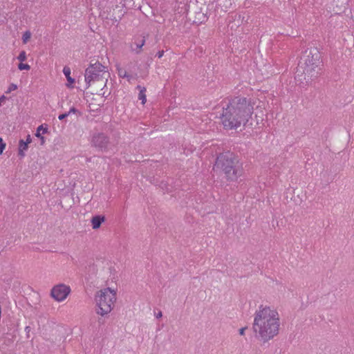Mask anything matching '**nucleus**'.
<instances>
[{
  "mask_svg": "<svg viewBox=\"0 0 354 354\" xmlns=\"http://www.w3.org/2000/svg\"><path fill=\"white\" fill-rule=\"evenodd\" d=\"M25 330L27 332V333H29L30 330V326H26V328H25Z\"/></svg>",
  "mask_w": 354,
  "mask_h": 354,
  "instance_id": "nucleus-32",
  "label": "nucleus"
},
{
  "mask_svg": "<svg viewBox=\"0 0 354 354\" xmlns=\"http://www.w3.org/2000/svg\"><path fill=\"white\" fill-rule=\"evenodd\" d=\"M124 6H130L131 3L133 1V0H124Z\"/></svg>",
  "mask_w": 354,
  "mask_h": 354,
  "instance_id": "nucleus-26",
  "label": "nucleus"
},
{
  "mask_svg": "<svg viewBox=\"0 0 354 354\" xmlns=\"http://www.w3.org/2000/svg\"><path fill=\"white\" fill-rule=\"evenodd\" d=\"M108 77H109V73L104 75L99 80H97L96 82H95L93 84H92V85L95 88L96 92L98 88H100L101 90H102L104 88V86L106 84L107 80H108Z\"/></svg>",
  "mask_w": 354,
  "mask_h": 354,
  "instance_id": "nucleus-12",
  "label": "nucleus"
},
{
  "mask_svg": "<svg viewBox=\"0 0 354 354\" xmlns=\"http://www.w3.org/2000/svg\"><path fill=\"white\" fill-rule=\"evenodd\" d=\"M80 113V111L74 106L71 107L69 110V111L67 112V113H68V115L71 113Z\"/></svg>",
  "mask_w": 354,
  "mask_h": 354,
  "instance_id": "nucleus-24",
  "label": "nucleus"
},
{
  "mask_svg": "<svg viewBox=\"0 0 354 354\" xmlns=\"http://www.w3.org/2000/svg\"><path fill=\"white\" fill-rule=\"evenodd\" d=\"M63 73L65 75L67 81L70 84H72L75 82V79L71 77V69L68 66H64L63 69Z\"/></svg>",
  "mask_w": 354,
  "mask_h": 354,
  "instance_id": "nucleus-16",
  "label": "nucleus"
},
{
  "mask_svg": "<svg viewBox=\"0 0 354 354\" xmlns=\"http://www.w3.org/2000/svg\"><path fill=\"white\" fill-rule=\"evenodd\" d=\"M17 88V85H16V84H11L9 86V87H8V90H7V91H6V93H10L11 91L16 90Z\"/></svg>",
  "mask_w": 354,
  "mask_h": 354,
  "instance_id": "nucleus-22",
  "label": "nucleus"
},
{
  "mask_svg": "<svg viewBox=\"0 0 354 354\" xmlns=\"http://www.w3.org/2000/svg\"><path fill=\"white\" fill-rule=\"evenodd\" d=\"M5 147H6V144L4 143L3 139L1 138H0V155L2 154Z\"/></svg>",
  "mask_w": 354,
  "mask_h": 354,
  "instance_id": "nucleus-23",
  "label": "nucleus"
},
{
  "mask_svg": "<svg viewBox=\"0 0 354 354\" xmlns=\"http://www.w3.org/2000/svg\"><path fill=\"white\" fill-rule=\"evenodd\" d=\"M344 1H345L344 3V4H345L347 1L346 0H344Z\"/></svg>",
  "mask_w": 354,
  "mask_h": 354,
  "instance_id": "nucleus-34",
  "label": "nucleus"
},
{
  "mask_svg": "<svg viewBox=\"0 0 354 354\" xmlns=\"http://www.w3.org/2000/svg\"><path fill=\"white\" fill-rule=\"evenodd\" d=\"M280 320L277 310L261 305L254 314L252 330L255 337L263 343L279 334Z\"/></svg>",
  "mask_w": 354,
  "mask_h": 354,
  "instance_id": "nucleus-2",
  "label": "nucleus"
},
{
  "mask_svg": "<svg viewBox=\"0 0 354 354\" xmlns=\"http://www.w3.org/2000/svg\"><path fill=\"white\" fill-rule=\"evenodd\" d=\"M322 66V55L319 48L310 46L302 53L300 57L296 75L297 77L304 75V80L308 83L321 74Z\"/></svg>",
  "mask_w": 354,
  "mask_h": 354,
  "instance_id": "nucleus-3",
  "label": "nucleus"
},
{
  "mask_svg": "<svg viewBox=\"0 0 354 354\" xmlns=\"http://www.w3.org/2000/svg\"><path fill=\"white\" fill-rule=\"evenodd\" d=\"M164 55V50H159L157 54H156V56L158 57V58H161Z\"/></svg>",
  "mask_w": 354,
  "mask_h": 354,
  "instance_id": "nucleus-27",
  "label": "nucleus"
},
{
  "mask_svg": "<svg viewBox=\"0 0 354 354\" xmlns=\"http://www.w3.org/2000/svg\"><path fill=\"white\" fill-rule=\"evenodd\" d=\"M32 142V139H31V137L30 135H28L27 136V138H26V142H27V144L28 145L29 143H30Z\"/></svg>",
  "mask_w": 354,
  "mask_h": 354,
  "instance_id": "nucleus-30",
  "label": "nucleus"
},
{
  "mask_svg": "<svg viewBox=\"0 0 354 354\" xmlns=\"http://www.w3.org/2000/svg\"><path fill=\"white\" fill-rule=\"evenodd\" d=\"M18 68L20 71L23 70H29L30 68V66L28 64H24L22 62L19 63L18 65Z\"/></svg>",
  "mask_w": 354,
  "mask_h": 354,
  "instance_id": "nucleus-19",
  "label": "nucleus"
},
{
  "mask_svg": "<svg viewBox=\"0 0 354 354\" xmlns=\"http://www.w3.org/2000/svg\"><path fill=\"white\" fill-rule=\"evenodd\" d=\"M117 70H118V75L120 77H122V78L127 77L129 80L131 77V75H129L124 69L118 67Z\"/></svg>",
  "mask_w": 354,
  "mask_h": 354,
  "instance_id": "nucleus-17",
  "label": "nucleus"
},
{
  "mask_svg": "<svg viewBox=\"0 0 354 354\" xmlns=\"http://www.w3.org/2000/svg\"><path fill=\"white\" fill-rule=\"evenodd\" d=\"M248 328L247 327H243V328H241L239 329V334L241 335H243L244 333H245V330L247 329Z\"/></svg>",
  "mask_w": 354,
  "mask_h": 354,
  "instance_id": "nucleus-28",
  "label": "nucleus"
},
{
  "mask_svg": "<svg viewBox=\"0 0 354 354\" xmlns=\"http://www.w3.org/2000/svg\"><path fill=\"white\" fill-rule=\"evenodd\" d=\"M28 149V144L24 140H20L19 142V152L18 155L23 158L25 156L24 150H26Z\"/></svg>",
  "mask_w": 354,
  "mask_h": 354,
  "instance_id": "nucleus-14",
  "label": "nucleus"
},
{
  "mask_svg": "<svg viewBox=\"0 0 354 354\" xmlns=\"http://www.w3.org/2000/svg\"><path fill=\"white\" fill-rule=\"evenodd\" d=\"M214 167L221 170L227 180L236 181L243 174L242 164L238 157L230 151L219 153L217 156Z\"/></svg>",
  "mask_w": 354,
  "mask_h": 354,
  "instance_id": "nucleus-4",
  "label": "nucleus"
},
{
  "mask_svg": "<svg viewBox=\"0 0 354 354\" xmlns=\"http://www.w3.org/2000/svg\"><path fill=\"white\" fill-rule=\"evenodd\" d=\"M145 43V37H143L139 42H135V45L136 46V53L138 54L140 53V49L144 46Z\"/></svg>",
  "mask_w": 354,
  "mask_h": 354,
  "instance_id": "nucleus-18",
  "label": "nucleus"
},
{
  "mask_svg": "<svg viewBox=\"0 0 354 354\" xmlns=\"http://www.w3.org/2000/svg\"><path fill=\"white\" fill-rule=\"evenodd\" d=\"M6 99L7 97L3 95L0 97V106H1V103L5 102Z\"/></svg>",
  "mask_w": 354,
  "mask_h": 354,
  "instance_id": "nucleus-29",
  "label": "nucleus"
},
{
  "mask_svg": "<svg viewBox=\"0 0 354 354\" xmlns=\"http://www.w3.org/2000/svg\"><path fill=\"white\" fill-rule=\"evenodd\" d=\"M342 7H343V8H344L345 6H342H342H339V10H342Z\"/></svg>",
  "mask_w": 354,
  "mask_h": 354,
  "instance_id": "nucleus-33",
  "label": "nucleus"
},
{
  "mask_svg": "<svg viewBox=\"0 0 354 354\" xmlns=\"http://www.w3.org/2000/svg\"><path fill=\"white\" fill-rule=\"evenodd\" d=\"M17 59L21 62H24L26 59V53L24 50H22L20 52L19 56L17 57Z\"/></svg>",
  "mask_w": 354,
  "mask_h": 354,
  "instance_id": "nucleus-20",
  "label": "nucleus"
},
{
  "mask_svg": "<svg viewBox=\"0 0 354 354\" xmlns=\"http://www.w3.org/2000/svg\"><path fill=\"white\" fill-rule=\"evenodd\" d=\"M95 300L98 309L96 313L102 316L109 314L116 300V294L110 288L97 292Z\"/></svg>",
  "mask_w": 354,
  "mask_h": 354,
  "instance_id": "nucleus-5",
  "label": "nucleus"
},
{
  "mask_svg": "<svg viewBox=\"0 0 354 354\" xmlns=\"http://www.w3.org/2000/svg\"><path fill=\"white\" fill-rule=\"evenodd\" d=\"M30 37V32L29 31H26L24 35H23V37H22V39H23V41L24 43H26L27 41V40Z\"/></svg>",
  "mask_w": 354,
  "mask_h": 354,
  "instance_id": "nucleus-21",
  "label": "nucleus"
},
{
  "mask_svg": "<svg viewBox=\"0 0 354 354\" xmlns=\"http://www.w3.org/2000/svg\"><path fill=\"white\" fill-rule=\"evenodd\" d=\"M255 100L243 96H236L229 100L223 107L221 115L223 128L227 130L236 129L241 125L245 126L251 118Z\"/></svg>",
  "mask_w": 354,
  "mask_h": 354,
  "instance_id": "nucleus-1",
  "label": "nucleus"
},
{
  "mask_svg": "<svg viewBox=\"0 0 354 354\" xmlns=\"http://www.w3.org/2000/svg\"><path fill=\"white\" fill-rule=\"evenodd\" d=\"M137 88L139 89V91H140L138 98H139V100H142V104H145L146 102V95H145L146 88L138 85L137 86Z\"/></svg>",
  "mask_w": 354,
  "mask_h": 354,
  "instance_id": "nucleus-15",
  "label": "nucleus"
},
{
  "mask_svg": "<svg viewBox=\"0 0 354 354\" xmlns=\"http://www.w3.org/2000/svg\"><path fill=\"white\" fill-rule=\"evenodd\" d=\"M207 20V10L205 8H196L193 24H201Z\"/></svg>",
  "mask_w": 354,
  "mask_h": 354,
  "instance_id": "nucleus-9",
  "label": "nucleus"
},
{
  "mask_svg": "<svg viewBox=\"0 0 354 354\" xmlns=\"http://www.w3.org/2000/svg\"><path fill=\"white\" fill-rule=\"evenodd\" d=\"M105 66L99 62L95 64H90L85 71L84 80L87 87L92 86L97 80H99L104 75L107 74L104 71Z\"/></svg>",
  "mask_w": 354,
  "mask_h": 354,
  "instance_id": "nucleus-6",
  "label": "nucleus"
},
{
  "mask_svg": "<svg viewBox=\"0 0 354 354\" xmlns=\"http://www.w3.org/2000/svg\"><path fill=\"white\" fill-rule=\"evenodd\" d=\"M41 131H42V133H46L48 131V129L47 127L44 128V126L41 124L37 127V132L35 133V136L40 139L41 144L44 145L45 142V138L40 133Z\"/></svg>",
  "mask_w": 354,
  "mask_h": 354,
  "instance_id": "nucleus-13",
  "label": "nucleus"
},
{
  "mask_svg": "<svg viewBox=\"0 0 354 354\" xmlns=\"http://www.w3.org/2000/svg\"><path fill=\"white\" fill-rule=\"evenodd\" d=\"M68 116V113H62V114H60L59 116H58V118L59 120H63L64 119H65L66 117Z\"/></svg>",
  "mask_w": 354,
  "mask_h": 354,
  "instance_id": "nucleus-25",
  "label": "nucleus"
},
{
  "mask_svg": "<svg viewBox=\"0 0 354 354\" xmlns=\"http://www.w3.org/2000/svg\"><path fill=\"white\" fill-rule=\"evenodd\" d=\"M231 17L233 19V21H230L228 27L230 29H234L235 28L239 27L243 22L245 17H242L240 14L235 13L232 15Z\"/></svg>",
  "mask_w": 354,
  "mask_h": 354,
  "instance_id": "nucleus-10",
  "label": "nucleus"
},
{
  "mask_svg": "<svg viewBox=\"0 0 354 354\" xmlns=\"http://www.w3.org/2000/svg\"><path fill=\"white\" fill-rule=\"evenodd\" d=\"M91 143L101 151H106L109 144V138L104 133H95L92 137Z\"/></svg>",
  "mask_w": 354,
  "mask_h": 354,
  "instance_id": "nucleus-8",
  "label": "nucleus"
},
{
  "mask_svg": "<svg viewBox=\"0 0 354 354\" xmlns=\"http://www.w3.org/2000/svg\"><path fill=\"white\" fill-rule=\"evenodd\" d=\"M162 314L161 311H159L158 313L156 315L157 318H160V317H162Z\"/></svg>",
  "mask_w": 354,
  "mask_h": 354,
  "instance_id": "nucleus-31",
  "label": "nucleus"
},
{
  "mask_svg": "<svg viewBox=\"0 0 354 354\" xmlns=\"http://www.w3.org/2000/svg\"><path fill=\"white\" fill-rule=\"evenodd\" d=\"M71 292L69 286L60 283L55 286L51 290V296L57 301L64 300Z\"/></svg>",
  "mask_w": 354,
  "mask_h": 354,
  "instance_id": "nucleus-7",
  "label": "nucleus"
},
{
  "mask_svg": "<svg viewBox=\"0 0 354 354\" xmlns=\"http://www.w3.org/2000/svg\"><path fill=\"white\" fill-rule=\"evenodd\" d=\"M105 216L102 215L93 216L91 221L93 229L97 230L100 228L102 223L105 221Z\"/></svg>",
  "mask_w": 354,
  "mask_h": 354,
  "instance_id": "nucleus-11",
  "label": "nucleus"
}]
</instances>
